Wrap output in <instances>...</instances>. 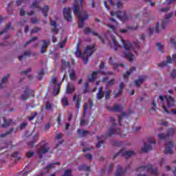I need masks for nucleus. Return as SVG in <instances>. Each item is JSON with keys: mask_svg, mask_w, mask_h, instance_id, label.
I'll return each mask as SVG.
<instances>
[{"mask_svg": "<svg viewBox=\"0 0 176 176\" xmlns=\"http://www.w3.org/2000/svg\"><path fill=\"white\" fill-rule=\"evenodd\" d=\"M72 173V170L71 169H67L65 170L63 176H71Z\"/></svg>", "mask_w": 176, "mask_h": 176, "instance_id": "5fc2aeb1", "label": "nucleus"}, {"mask_svg": "<svg viewBox=\"0 0 176 176\" xmlns=\"http://www.w3.org/2000/svg\"><path fill=\"white\" fill-rule=\"evenodd\" d=\"M174 133H175V130L173 128H170L168 129L167 134H164V133L158 134L157 137L160 140H166V138H168L170 135H173Z\"/></svg>", "mask_w": 176, "mask_h": 176, "instance_id": "9b49d317", "label": "nucleus"}, {"mask_svg": "<svg viewBox=\"0 0 176 176\" xmlns=\"http://www.w3.org/2000/svg\"><path fill=\"white\" fill-rule=\"evenodd\" d=\"M113 43L114 45V50L116 52L119 47H122L120 45H119V43L116 41V38L115 37H112Z\"/></svg>", "mask_w": 176, "mask_h": 176, "instance_id": "72a5a7b5", "label": "nucleus"}, {"mask_svg": "<svg viewBox=\"0 0 176 176\" xmlns=\"http://www.w3.org/2000/svg\"><path fill=\"white\" fill-rule=\"evenodd\" d=\"M148 142L150 144L144 143V146L142 148V152H143V153H146L149 152V151H152V145L151 144H153V145H155L156 144V141L153 138H149Z\"/></svg>", "mask_w": 176, "mask_h": 176, "instance_id": "1a4fd4ad", "label": "nucleus"}, {"mask_svg": "<svg viewBox=\"0 0 176 176\" xmlns=\"http://www.w3.org/2000/svg\"><path fill=\"white\" fill-rule=\"evenodd\" d=\"M78 134H81L82 137H86L87 134H90V131H82V129H78L77 131Z\"/></svg>", "mask_w": 176, "mask_h": 176, "instance_id": "ea45409f", "label": "nucleus"}, {"mask_svg": "<svg viewBox=\"0 0 176 176\" xmlns=\"http://www.w3.org/2000/svg\"><path fill=\"white\" fill-rule=\"evenodd\" d=\"M32 68L30 67V69L25 70V71H22L21 72V75H27V74H30V72H31L32 71Z\"/></svg>", "mask_w": 176, "mask_h": 176, "instance_id": "4d7b16f0", "label": "nucleus"}, {"mask_svg": "<svg viewBox=\"0 0 176 176\" xmlns=\"http://www.w3.org/2000/svg\"><path fill=\"white\" fill-rule=\"evenodd\" d=\"M121 41L122 46L126 52L124 53V57H125V58H128L129 61L133 62V57H134V54H133L131 52H134L135 54H137V51L134 50V47H133V45L129 43V41H124L123 38H122Z\"/></svg>", "mask_w": 176, "mask_h": 176, "instance_id": "f257e3e1", "label": "nucleus"}, {"mask_svg": "<svg viewBox=\"0 0 176 176\" xmlns=\"http://www.w3.org/2000/svg\"><path fill=\"white\" fill-rule=\"evenodd\" d=\"M79 171H90V166L86 165H81L78 166Z\"/></svg>", "mask_w": 176, "mask_h": 176, "instance_id": "e433bc0d", "label": "nucleus"}, {"mask_svg": "<svg viewBox=\"0 0 176 176\" xmlns=\"http://www.w3.org/2000/svg\"><path fill=\"white\" fill-rule=\"evenodd\" d=\"M146 76H141L138 80L135 81V85L137 87H140V85L144 82V80H146Z\"/></svg>", "mask_w": 176, "mask_h": 176, "instance_id": "b1692460", "label": "nucleus"}, {"mask_svg": "<svg viewBox=\"0 0 176 176\" xmlns=\"http://www.w3.org/2000/svg\"><path fill=\"white\" fill-rule=\"evenodd\" d=\"M41 42L43 43V45L41 46V54H43V53H46V49L47 48V46L50 44V41L46 40H41Z\"/></svg>", "mask_w": 176, "mask_h": 176, "instance_id": "6ab92c4d", "label": "nucleus"}, {"mask_svg": "<svg viewBox=\"0 0 176 176\" xmlns=\"http://www.w3.org/2000/svg\"><path fill=\"white\" fill-rule=\"evenodd\" d=\"M111 16L113 17H118V19H120L122 23H126L127 20H129V15H127V13L126 12V10L122 11H117V12H111Z\"/></svg>", "mask_w": 176, "mask_h": 176, "instance_id": "39448f33", "label": "nucleus"}, {"mask_svg": "<svg viewBox=\"0 0 176 176\" xmlns=\"http://www.w3.org/2000/svg\"><path fill=\"white\" fill-rule=\"evenodd\" d=\"M31 50H28V51H25L23 53V55H21L19 56V60L20 61H21V60H23V58H24V56H26L28 57H30V56H31Z\"/></svg>", "mask_w": 176, "mask_h": 176, "instance_id": "f704fd0d", "label": "nucleus"}, {"mask_svg": "<svg viewBox=\"0 0 176 176\" xmlns=\"http://www.w3.org/2000/svg\"><path fill=\"white\" fill-rule=\"evenodd\" d=\"M174 16L173 12H170L169 14L165 15V18L162 20V25H161V30H164L166 27H167V24H168V19H171Z\"/></svg>", "mask_w": 176, "mask_h": 176, "instance_id": "ddd939ff", "label": "nucleus"}, {"mask_svg": "<svg viewBox=\"0 0 176 176\" xmlns=\"http://www.w3.org/2000/svg\"><path fill=\"white\" fill-rule=\"evenodd\" d=\"M10 28H12V23H10L3 31L0 32V35L5 34V32H8V30H10Z\"/></svg>", "mask_w": 176, "mask_h": 176, "instance_id": "79ce46f5", "label": "nucleus"}, {"mask_svg": "<svg viewBox=\"0 0 176 176\" xmlns=\"http://www.w3.org/2000/svg\"><path fill=\"white\" fill-rule=\"evenodd\" d=\"M104 93L102 91V87H100L98 89V93L96 94V98L98 100H102L104 98Z\"/></svg>", "mask_w": 176, "mask_h": 176, "instance_id": "cd10ccee", "label": "nucleus"}, {"mask_svg": "<svg viewBox=\"0 0 176 176\" xmlns=\"http://www.w3.org/2000/svg\"><path fill=\"white\" fill-rule=\"evenodd\" d=\"M107 109L111 112H122V111L124 109V107L119 104H116L113 107H107Z\"/></svg>", "mask_w": 176, "mask_h": 176, "instance_id": "2eb2a0df", "label": "nucleus"}, {"mask_svg": "<svg viewBox=\"0 0 176 176\" xmlns=\"http://www.w3.org/2000/svg\"><path fill=\"white\" fill-rule=\"evenodd\" d=\"M90 32H91V29H90L89 28H85L84 34H85V35H87V34H90Z\"/></svg>", "mask_w": 176, "mask_h": 176, "instance_id": "680f3d73", "label": "nucleus"}, {"mask_svg": "<svg viewBox=\"0 0 176 176\" xmlns=\"http://www.w3.org/2000/svg\"><path fill=\"white\" fill-rule=\"evenodd\" d=\"M135 153L133 151H126L125 148L122 149L120 151L117 153L113 155V159H116L118 156H124L125 157H131V156H134Z\"/></svg>", "mask_w": 176, "mask_h": 176, "instance_id": "0eeeda50", "label": "nucleus"}, {"mask_svg": "<svg viewBox=\"0 0 176 176\" xmlns=\"http://www.w3.org/2000/svg\"><path fill=\"white\" fill-rule=\"evenodd\" d=\"M34 41H38V37H32L30 40L28 41L25 43L24 47H25V46H28V45H30V43H31L32 42H34Z\"/></svg>", "mask_w": 176, "mask_h": 176, "instance_id": "a18cd8bd", "label": "nucleus"}, {"mask_svg": "<svg viewBox=\"0 0 176 176\" xmlns=\"http://www.w3.org/2000/svg\"><path fill=\"white\" fill-rule=\"evenodd\" d=\"M156 46L158 48V50H160V52H162V49H163V45H162V43H157L156 44Z\"/></svg>", "mask_w": 176, "mask_h": 176, "instance_id": "69168bd1", "label": "nucleus"}, {"mask_svg": "<svg viewBox=\"0 0 176 176\" xmlns=\"http://www.w3.org/2000/svg\"><path fill=\"white\" fill-rule=\"evenodd\" d=\"M27 2H30V0H17L16 4L17 6H20L21 3H27Z\"/></svg>", "mask_w": 176, "mask_h": 176, "instance_id": "de8ad7c7", "label": "nucleus"}, {"mask_svg": "<svg viewBox=\"0 0 176 176\" xmlns=\"http://www.w3.org/2000/svg\"><path fill=\"white\" fill-rule=\"evenodd\" d=\"M110 120L112 122L113 126L110 127V129L108 130L107 132V137H111V135H113V134H118V135H120V137H126V134L122 133L120 132V129H118V131L115 129V118L110 117Z\"/></svg>", "mask_w": 176, "mask_h": 176, "instance_id": "20e7f679", "label": "nucleus"}, {"mask_svg": "<svg viewBox=\"0 0 176 176\" xmlns=\"http://www.w3.org/2000/svg\"><path fill=\"white\" fill-rule=\"evenodd\" d=\"M35 155V153L34 151H30L26 153V156L27 157H28L29 159H31V157H32V156H34Z\"/></svg>", "mask_w": 176, "mask_h": 176, "instance_id": "603ef678", "label": "nucleus"}, {"mask_svg": "<svg viewBox=\"0 0 176 176\" xmlns=\"http://www.w3.org/2000/svg\"><path fill=\"white\" fill-rule=\"evenodd\" d=\"M27 126V122H23L22 124H21L19 129L20 130H23Z\"/></svg>", "mask_w": 176, "mask_h": 176, "instance_id": "338daca9", "label": "nucleus"}, {"mask_svg": "<svg viewBox=\"0 0 176 176\" xmlns=\"http://www.w3.org/2000/svg\"><path fill=\"white\" fill-rule=\"evenodd\" d=\"M160 100L162 101V102H164V100H166V103L168 104V108H172V107H174L175 104V100H174V98L171 96H160Z\"/></svg>", "mask_w": 176, "mask_h": 176, "instance_id": "6e6552de", "label": "nucleus"}, {"mask_svg": "<svg viewBox=\"0 0 176 176\" xmlns=\"http://www.w3.org/2000/svg\"><path fill=\"white\" fill-rule=\"evenodd\" d=\"M73 101H76V108H77V109H80V107H82V101L79 96L77 98L76 94H74L73 96Z\"/></svg>", "mask_w": 176, "mask_h": 176, "instance_id": "393cba45", "label": "nucleus"}, {"mask_svg": "<svg viewBox=\"0 0 176 176\" xmlns=\"http://www.w3.org/2000/svg\"><path fill=\"white\" fill-rule=\"evenodd\" d=\"M137 28H138V25H136L135 27L128 26L127 29H120V32H121V34H126L128 31H135Z\"/></svg>", "mask_w": 176, "mask_h": 176, "instance_id": "bb28decb", "label": "nucleus"}, {"mask_svg": "<svg viewBox=\"0 0 176 176\" xmlns=\"http://www.w3.org/2000/svg\"><path fill=\"white\" fill-rule=\"evenodd\" d=\"M13 128H10L9 131H6L5 133H1L0 134V137L1 138H5V137H6V135H9V134H10V133H12V131H13Z\"/></svg>", "mask_w": 176, "mask_h": 176, "instance_id": "a19ab883", "label": "nucleus"}, {"mask_svg": "<svg viewBox=\"0 0 176 176\" xmlns=\"http://www.w3.org/2000/svg\"><path fill=\"white\" fill-rule=\"evenodd\" d=\"M3 122L4 123L1 125V127L6 128L10 126V124L12 123V122H13V120H6L5 118H3Z\"/></svg>", "mask_w": 176, "mask_h": 176, "instance_id": "c9c22d12", "label": "nucleus"}, {"mask_svg": "<svg viewBox=\"0 0 176 176\" xmlns=\"http://www.w3.org/2000/svg\"><path fill=\"white\" fill-rule=\"evenodd\" d=\"M112 93V91L110 89H107L106 91L105 95H104V98L105 100H109L111 98V94Z\"/></svg>", "mask_w": 176, "mask_h": 176, "instance_id": "37998d69", "label": "nucleus"}, {"mask_svg": "<svg viewBox=\"0 0 176 176\" xmlns=\"http://www.w3.org/2000/svg\"><path fill=\"white\" fill-rule=\"evenodd\" d=\"M36 115H38V113L36 111H35L34 113L32 116L28 117V120L30 122H31V120H34L35 119V118L36 117Z\"/></svg>", "mask_w": 176, "mask_h": 176, "instance_id": "6e6d98bb", "label": "nucleus"}, {"mask_svg": "<svg viewBox=\"0 0 176 176\" xmlns=\"http://www.w3.org/2000/svg\"><path fill=\"white\" fill-rule=\"evenodd\" d=\"M91 33L92 34V35H94L95 36H98V38L101 41L102 43H104V38H102V37H101V36H100L98 33L94 31H91Z\"/></svg>", "mask_w": 176, "mask_h": 176, "instance_id": "c03bdc74", "label": "nucleus"}, {"mask_svg": "<svg viewBox=\"0 0 176 176\" xmlns=\"http://www.w3.org/2000/svg\"><path fill=\"white\" fill-rule=\"evenodd\" d=\"M74 91H75V86L72 85V87H69V85H67L66 87L67 94H72Z\"/></svg>", "mask_w": 176, "mask_h": 176, "instance_id": "473e14b6", "label": "nucleus"}, {"mask_svg": "<svg viewBox=\"0 0 176 176\" xmlns=\"http://www.w3.org/2000/svg\"><path fill=\"white\" fill-rule=\"evenodd\" d=\"M63 14L66 20H67L69 22L72 21V15L71 14V9L69 8H64Z\"/></svg>", "mask_w": 176, "mask_h": 176, "instance_id": "4468645a", "label": "nucleus"}, {"mask_svg": "<svg viewBox=\"0 0 176 176\" xmlns=\"http://www.w3.org/2000/svg\"><path fill=\"white\" fill-rule=\"evenodd\" d=\"M172 63L173 59L171 58V56H167L166 61L162 62L161 63L158 64V66L163 68L164 67H166L167 64H172Z\"/></svg>", "mask_w": 176, "mask_h": 176, "instance_id": "5701e85b", "label": "nucleus"}, {"mask_svg": "<svg viewBox=\"0 0 176 176\" xmlns=\"http://www.w3.org/2000/svg\"><path fill=\"white\" fill-rule=\"evenodd\" d=\"M65 43H67V38H65V40L61 41V43H60V48L63 49V47H64V45H65Z\"/></svg>", "mask_w": 176, "mask_h": 176, "instance_id": "0e129e2a", "label": "nucleus"}, {"mask_svg": "<svg viewBox=\"0 0 176 176\" xmlns=\"http://www.w3.org/2000/svg\"><path fill=\"white\" fill-rule=\"evenodd\" d=\"M101 74L102 75H105V72L104 71H96V72H93L91 76V78H89V82H94L96 79H97V74Z\"/></svg>", "mask_w": 176, "mask_h": 176, "instance_id": "f3484780", "label": "nucleus"}, {"mask_svg": "<svg viewBox=\"0 0 176 176\" xmlns=\"http://www.w3.org/2000/svg\"><path fill=\"white\" fill-rule=\"evenodd\" d=\"M148 174H153L155 176L159 175V172L157 170V168H155L153 165H146V166H141L136 168L137 172L145 171Z\"/></svg>", "mask_w": 176, "mask_h": 176, "instance_id": "f03ea898", "label": "nucleus"}, {"mask_svg": "<svg viewBox=\"0 0 176 176\" xmlns=\"http://www.w3.org/2000/svg\"><path fill=\"white\" fill-rule=\"evenodd\" d=\"M45 75V72L43 70H41L40 72H38V76H37V79L38 80H42V78Z\"/></svg>", "mask_w": 176, "mask_h": 176, "instance_id": "49530a36", "label": "nucleus"}, {"mask_svg": "<svg viewBox=\"0 0 176 176\" xmlns=\"http://www.w3.org/2000/svg\"><path fill=\"white\" fill-rule=\"evenodd\" d=\"M115 83H116V80L115 79H111L107 82V86H113Z\"/></svg>", "mask_w": 176, "mask_h": 176, "instance_id": "8fccbe9b", "label": "nucleus"}, {"mask_svg": "<svg viewBox=\"0 0 176 176\" xmlns=\"http://www.w3.org/2000/svg\"><path fill=\"white\" fill-rule=\"evenodd\" d=\"M96 52V46L94 45H87L84 51V56H82V61L84 64L89 63V57L93 55V53Z\"/></svg>", "mask_w": 176, "mask_h": 176, "instance_id": "7ed1b4c3", "label": "nucleus"}, {"mask_svg": "<svg viewBox=\"0 0 176 176\" xmlns=\"http://www.w3.org/2000/svg\"><path fill=\"white\" fill-rule=\"evenodd\" d=\"M153 32H155V34H158V32H160V28L159 25V23H157L156 25H155V28H151L148 29V34L149 35H152V34H153Z\"/></svg>", "mask_w": 176, "mask_h": 176, "instance_id": "4be33fe9", "label": "nucleus"}, {"mask_svg": "<svg viewBox=\"0 0 176 176\" xmlns=\"http://www.w3.org/2000/svg\"><path fill=\"white\" fill-rule=\"evenodd\" d=\"M56 165L60 166V162H54L52 164H50L44 168V170H46L47 171V173H49V170H52V168H54V166H56Z\"/></svg>", "mask_w": 176, "mask_h": 176, "instance_id": "2f4dec72", "label": "nucleus"}, {"mask_svg": "<svg viewBox=\"0 0 176 176\" xmlns=\"http://www.w3.org/2000/svg\"><path fill=\"white\" fill-rule=\"evenodd\" d=\"M50 151V147H49V143L45 141H42L40 144V147L38 149V153L40 157H43V155L47 153Z\"/></svg>", "mask_w": 176, "mask_h": 176, "instance_id": "423d86ee", "label": "nucleus"}, {"mask_svg": "<svg viewBox=\"0 0 176 176\" xmlns=\"http://www.w3.org/2000/svg\"><path fill=\"white\" fill-rule=\"evenodd\" d=\"M31 8H36L37 9H40L43 13V14L45 16V17H48L49 14H47V12H49V6H44V8H41L39 6V4L36 3V1L33 2Z\"/></svg>", "mask_w": 176, "mask_h": 176, "instance_id": "9d476101", "label": "nucleus"}, {"mask_svg": "<svg viewBox=\"0 0 176 176\" xmlns=\"http://www.w3.org/2000/svg\"><path fill=\"white\" fill-rule=\"evenodd\" d=\"M127 168H130V166H129L125 169H122L120 167V165H118L117 170L116 172V176H123L124 174H126V172L127 171Z\"/></svg>", "mask_w": 176, "mask_h": 176, "instance_id": "dca6fc26", "label": "nucleus"}, {"mask_svg": "<svg viewBox=\"0 0 176 176\" xmlns=\"http://www.w3.org/2000/svg\"><path fill=\"white\" fill-rule=\"evenodd\" d=\"M80 47V43H78L76 46V51L74 54L76 55V57H77V58L82 57V58L83 59V56H85V54L83 55L80 50H79Z\"/></svg>", "mask_w": 176, "mask_h": 176, "instance_id": "aec40b11", "label": "nucleus"}, {"mask_svg": "<svg viewBox=\"0 0 176 176\" xmlns=\"http://www.w3.org/2000/svg\"><path fill=\"white\" fill-rule=\"evenodd\" d=\"M52 108H53V104H52L50 102H47L45 109H47V111H50V109H52Z\"/></svg>", "mask_w": 176, "mask_h": 176, "instance_id": "864d4df0", "label": "nucleus"}, {"mask_svg": "<svg viewBox=\"0 0 176 176\" xmlns=\"http://www.w3.org/2000/svg\"><path fill=\"white\" fill-rule=\"evenodd\" d=\"M32 90L30 89V87H27L25 88V90L24 91L25 94H23L21 96V100H23V101H25V100H28V96L32 93Z\"/></svg>", "mask_w": 176, "mask_h": 176, "instance_id": "a211bd4d", "label": "nucleus"}, {"mask_svg": "<svg viewBox=\"0 0 176 176\" xmlns=\"http://www.w3.org/2000/svg\"><path fill=\"white\" fill-rule=\"evenodd\" d=\"M87 111H88V106H87V104L85 103V104L84 105L83 118L86 116V114L87 113Z\"/></svg>", "mask_w": 176, "mask_h": 176, "instance_id": "bf43d9fd", "label": "nucleus"}, {"mask_svg": "<svg viewBox=\"0 0 176 176\" xmlns=\"http://www.w3.org/2000/svg\"><path fill=\"white\" fill-rule=\"evenodd\" d=\"M51 83H52L53 86H56V83H57V77L56 76H52L51 78Z\"/></svg>", "mask_w": 176, "mask_h": 176, "instance_id": "09e8293b", "label": "nucleus"}, {"mask_svg": "<svg viewBox=\"0 0 176 176\" xmlns=\"http://www.w3.org/2000/svg\"><path fill=\"white\" fill-rule=\"evenodd\" d=\"M174 147V143L173 142H168L165 144V150L164 151V153L169 155L173 154V148Z\"/></svg>", "mask_w": 176, "mask_h": 176, "instance_id": "f8f14e48", "label": "nucleus"}, {"mask_svg": "<svg viewBox=\"0 0 176 176\" xmlns=\"http://www.w3.org/2000/svg\"><path fill=\"white\" fill-rule=\"evenodd\" d=\"M135 71V67H131L129 71H127L124 75H123V78L124 80L129 79V76L133 74V72Z\"/></svg>", "mask_w": 176, "mask_h": 176, "instance_id": "7c9ffc66", "label": "nucleus"}, {"mask_svg": "<svg viewBox=\"0 0 176 176\" xmlns=\"http://www.w3.org/2000/svg\"><path fill=\"white\" fill-rule=\"evenodd\" d=\"M170 43H172V45H173L175 49H176V42H175V40H174L173 38H170Z\"/></svg>", "mask_w": 176, "mask_h": 176, "instance_id": "774afa93", "label": "nucleus"}, {"mask_svg": "<svg viewBox=\"0 0 176 176\" xmlns=\"http://www.w3.org/2000/svg\"><path fill=\"white\" fill-rule=\"evenodd\" d=\"M60 84L56 85H53L52 94L56 97L60 94Z\"/></svg>", "mask_w": 176, "mask_h": 176, "instance_id": "c85d7f7f", "label": "nucleus"}, {"mask_svg": "<svg viewBox=\"0 0 176 176\" xmlns=\"http://www.w3.org/2000/svg\"><path fill=\"white\" fill-rule=\"evenodd\" d=\"M109 63L110 65H112L114 69H118V67H125L124 64L121 63V64H118L117 63L113 62V58L110 57L109 60Z\"/></svg>", "mask_w": 176, "mask_h": 176, "instance_id": "412c9836", "label": "nucleus"}, {"mask_svg": "<svg viewBox=\"0 0 176 176\" xmlns=\"http://www.w3.org/2000/svg\"><path fill=\"white\" fill-rule=\"evenodd\" d=\"M170 77L172 79H175L176 78V69H173V72L170 73Z\"/></svg>", "mask_w": 176, "mask_h": 176, "instance_id": "052dcab7", "label": "nucleus"}, {"mask_svg": "<svg viewBox=\"0 0 176 176\" xmlns=\"http://www.w3.org/2000/svg\"><path fill=\"white\" fill-rule=\"evenodd\" d=\"M107 25L109 28H110V30H112V31H115L118 25H115L114 23V25L107 24Z\"/></svg>", "mask_w": 176, "mask_h": 176, "instance_id": "13d9d810", "label": "nucleus"}, {"mask_svg": "<svg viewBox=\"0 0 176 176\" xmlns=\"http://www.w3.org/2000/svg\"><path fill=\"white\" fill-rule=\"evenodd\" d=\"M41 30H42V28H34L32 30H31V34H36V32H39V31H41Z\"/></svg>", "mask_w": 176, "mask_h": 176, "instance_id": "3c124183", "label": "nucleus"}, {"mask_svg": "<svg viewBox=\"0 0 176 176\" xmlns=\"http://www.w3.org/2000/svg\"><path fill=\"white\" fill-rule=\"evenodd\" d=\"M85 159H88L89 160H93V155L91 154H86L85 155Z\"/></svg>", "mask_w": 176, "mask_h": 176, "instance_id": "e2e57ef3", "label": "nucleus"}, {"mask_svg": "<svg viewBox=\"0 0 176 176\" xmlns=\"http://www.w3.org/2000/svg\"><path fill=\"white\" fill-rule=\"evenodd\" d=\"M69 78L71 80H76V74L75 73V70L72 69L69 74Z\"/></svg>", "mask_w": 176, "mask_h": 176, "instance_id": "4c0bfd02", "label": "nucleus"}, {"mask_svg": "<svg viewBox=\"0 0 176 176\" xmlns=\"http://www.w3.org/2000/svg\"><path fill=\"white\" fill-rule=\"evenodd\" d=\"M38 142V134H35L33 136V139L32 141H30L28 143V146H30V148H32V146H34V145H35V143Z\"/></svg>", "mask_w": 176, "mask_h": 176, "instance_id": "c756f323", "label": "nucleus"}, {"mask_svg": "<svg viewBox=\"0 0 176 176\" xmlns=\"http://www.w3.org/2000/svg\"><path fill=\"white\" fill-rule=\"evenodd\" d=\"M61 102H62V104L63 105V107H68V105H69V102H68L67 97L63 98Z\"/></svg>", "mask_w": 176, "mask_h": 176, "instance_id": "58836bf2", "label": "nucleus"}, {"mask_svg": "<svg viewBox=\"0 0 176 176\" xmlns=\"http://www.w3.org/2000/svg\"><path fill=\"white\" fill-rule=\"evenodd\" d=\"M131 112H124L122 113L121 115L118 116V123L120 124V126H122V120H123V118L124 117H127V116H130V115H131Z\"/></svg>", "mask_w": 176, "mask_h": 176, "instance_id": "a878e982", "label": "nucleus"}]
</instances>
